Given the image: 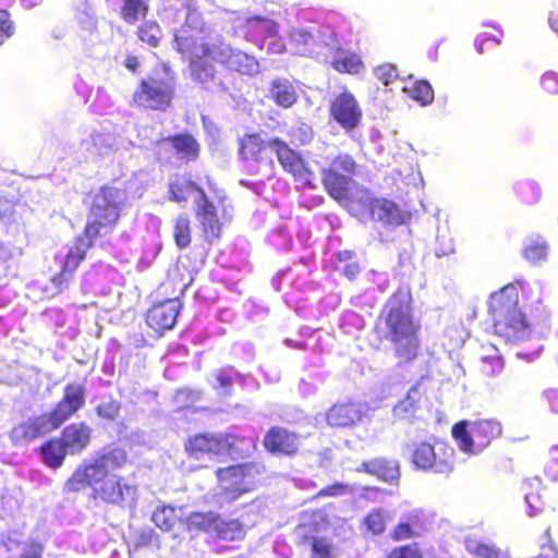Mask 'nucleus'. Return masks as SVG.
I'll return each mask as SVG.
<instances>
[{
    "label": "nucleus",
    "mask_w": 558,
    "mask_h": 558,
    "mask_svg": "<svg viewBox=\"0 0 558 558\" xmlns=\"http://www.w3.org/2000/svg\"><path fill=\"white\" fill-rule=\"evenodd\" d=\"M206 23L201 11L187 5L185 21L177 32L173 48L189 64L192 78L198 83L213 81L216 76L215 63H221L227 70L252 76L258 72V61L239 49L210 43L202 34Z\"/></svg>",
    "instance_id": "f257e3e1"
},
{
    "label": "nucleus",
    "mask_w": 558,
    "mask_h": 558,
    "mask_svg": "<svg viewBox=\"0 0 558 558\" xmlns=\"http://www.w3.org/2000/svg\"><path fill=\"white\" fill-rule=\"evenodd\" d=\"M130 463L128 451L122 447L106 448L93 459L78 464L63 484L65 493L90 489V498L108 506L125 509L135 507L138 485L114 471Z\"/></svg>",
    "instance_id": "f03ea898"
},
{
    "label": "nucleus",
    "mask_w": 558,
    "mask_h": 558,
    "mask_svg": "<svg viewBox=\"0 0 558 558\" xmlns=\"http://www.w3.org/2000/svg\"><path fill=\"white\" fill-rule=\"evenodd\" d=\"M421 325L415 319L411 298L396 291L383 305L374 324V332L379 341L391 344L399 364L413 362L420 353Z\"/></svg>",
    "instance_id": "7ed1b4c3"
},
{
    "label": "nucleus",
    "mask_w": 558,
    "mask_h": 558,
    "mask_svg": "<svg viewBox=\"0 0 558 558\" xmlns=\"http://www.w3.org/2000/svg\"><path fill=\"white\" fill-rule=\"evenodd\" d=\"M487 313L494 332L506 341L520 342L530 339L534 323L519 308L515 283H507L488 296Z\"/></svg>",
    "instance_id": "20e7f679"
},
{
    "label": "nucleus",
    "mask_w": 558,
    "mask_h": 558,
    "mask_svg": "<svg viewBox=\"0 0 558 558\" xmlns=\"http://www.w3.org/2000/svg\"><path fill=\"white\" fill-rule=\"evenodd\" d=\"M121 213V191L116 186L101 185L96 193L90 194L88 218L81 235L95 243L99 236L112 233Z\"/></svg>",
    "instance_id": "39448f33"
},
{
    "label": "nucleus",
    "mask_w": 558,
    "mask_h": 558,
    "mask_svg": "<svg viewBox=\"0 0 558 558\" xmlns=\"http://www.w3.org/2000/svg\"><path fill=\"white\" fill-rule=\"evenodd\" d=\"M174 97L173 77L155 72L140 80L132 94V105L144 110L166 111L172 106Z\"/></svg>",
    "instance_id": "423d86ee"
},
{
    "label": "nucleus",
    "mask_w": 558,
    "mask_h": 558,
    "mask_svg": "<svg viewBox=\"0 0 558 558\" xmlns=\"http://www.w3.org/2000/svg\"><path fill=\"white\" fill-rule=\"evenodd\" d=\"M264 471L262 463L244 462L219 468L215 474L221 494L228 502H232L255 489L260 484Z\"/></svg>",
    "instance_id": "0eeeda50"
},
{
    "label": "nucleus",
    "mask_w": 558,
    "mask_h": 558,
    "mask_svg": "<svg viewBox=\"0 0 558 558\" xmlns=\"http://www.w3.org/2000/svg\"><path fill=\"white\" fill-rule=\"evenodd\" d=\"M502 426L495 418H481L472 423L460 421L451 428V435L459 449L469 454H478L499 438Z\"/></svg>",
    "instance_id": "6e6552de"
},
{
    "label": "nucleus",
    "mask_w": 558,
    "mask_h": 558,
    "mask_svg": "<svg viewBox=\"0 0 558 558\" xmlns=\"http://www.w3.org/2000/svg\"><path fill=\"white\" fill-rule=\"evenodd\" d=\"M454 449L447 444L435 448L428 441L414 444L410 460L415 470L432 471L445 477L450 476L454 471Z\"/></svg>",
    "instance_id": "1a4fd4ad"
},
{
    "label": "nucleus",
    "mask_w": 558,
    "mask_h": 558,
    "mask_svg": "<svg viewBox=\"0 0 558 558\" xmlns=\"http://www.w3.org/2000/svg\"><path fill=\"white\" fill-rule=\"evenodd\" d=\"M356 170L357 163L352 155H336L322 170V183L327 194L338 202L345 199Z\"/></svg>",
    "instance_id": "9d476101"
},
{
    "label": "nucleus",
    "mask_w": 558,
    "mask_h": 558,
    "mask_svg": "<svg viewBox=\"0 0 558 558\" xmlns=\"http://www.w3.org/2000/svg\"><path fill=\"white\" fill-rule=\"evenodd\" d=\"M271 148L282 170L289 173L301 187H313L315 172L302 154L280 137L271 138Z\"/></svg>",
    "instance_id": "9b49d317"
},
{
    "label": "nucleus",
    "mask_w": 558,
    "mask_h": 558,
    "mask_svg": "<svg viewBox=\"0 0 558 558\" xmlns=\"http://www.w3.org/2000/svg\"><path fill=\"white\" fill-rule=\"evenodd\" d=\"M291 43L303 56L319 57L333 51L338 37L332 31L318 28L315 33L300 27L290 32Z\"/></svg>",
    "instance_id": "f8f14e48"
},
{
    "label": "nucleus",
    "mask_w": 558,
    "mask_h": 558,
    "mask_svg": "<svg viewBox=\"0 0 558 558\" xmlns=\"http://www.w3.org/2000/svg\"><path fill=\"white\" fill-rule=\"evenodd\" d=\"M86 403L84 385L68 384L61 399L45 415L53 430L59 429L66 421L74 417Z\"/></svg>",
    "instance_id": "ddd939ff"
},
{
    "label": "nucleus",
    "mask_w": 558,
    "mask_h": 558,
    "mask_svg": "<svg viewBox=\"0 0 558 558\" xmlns=\"http://www.w3.org/2000/svg\"><path fill=\"white\" fill-rule=\"evenodd\" d=\"M328 113L329 118L347 132L355 130L363 119V111L356 97L347 87L330 99Z\"/></svg>",
    "instance_id": "4468645a"
},
{
    "label": "nucleus",
    "mask_w": 558,
    "mask_h": 558,
    "mask_svg": "<svg viewBox=\"0 0 558 558\" xmlns=\"http://www.w3.org/2000/svg\"><path fill=\"white\" fill-rule=\"evenodd\" d=\"M167 144L170 145L177 158L184 162L195 161L199 157V143L193 135L185 132L159 138L154 143L156 160L159 162L171 159V150Z\"/></svg>",
    "instance_id": "2eb2a0df"
},
{
    "label": "nucleus",
    "mask_w": 558,
    "mask_h": 558,
    "mask_svg": "<svg viewBox=\"0 0 558 558\" xmlns=\"http://www.w3.org/2000/svg\"><path fill=\"white\" fill-rule=\"evenodd\" d=\"M94 244L95 243L81 234L74 239L73 245L63 258L61 269L54 274L50 280L58 292H62L69 288L76 269L80 267L82 262L85 260L87 252L94 246Z\"/></svg>",
    "instance_id": "dca6fc26"
},
{
    "label": "nucleus",
    "mask_w": 558,
    "mask_h": 558,
    "mask_svg": "<svg viewBox=\"0 0 558 558\" xmlns=\"http://www.w3.org/2000/svg\"><path fill=\"white\" fill-rule=\"evenodd\" d=\"M263 446L274 456L293 457L300 449V436L282 426H271L264 435Z\"/></svg>",
    "instance_id": "f3484780"
},
{
    "label": "nucleus",
    "mask_w": 558,
    "mask_h": 558,
    "mask_svg": "<svg viewBox=\"0 0 558 558\" xmlns=\"http://www.w3.org/2000/svg\"><path fill=\"white\" fill-rule=\"evenodd\" d=\"M180 310L181 304L177 299L156 303L146 312L145 322L158 336H162L174 327Z\"/></svg>",
    "instance_id": "a211bd4d"
},
{
    "label": "nucleus",
    "mask_w": 558,
    "mask_h": 558,
    "mask_svg": "<svg viewBox=\"0 0 558 558\" xmlns=\"http://www.w3.org/2000/svg\"><path fill=\"white\" fill-rule=\"evenodd\" d=\"M219 433L201 432L186 437L183 444L185 454L193 460L220 458Z\"/></svg>",
    "instance_id": "6ab92c4d"
},
{
    "label": "nucleus",
    "mask_w": 558,
    "mask_h": 558,
    "mask_svg": "<svg viewBox=\"0 0 558 558\" xmlns=\"http://www.w3.org/2000/svg\"><path fill=\"white\" fill-rule=\"evenodd\" d=\"M368 209L371 219L380 221L385 225L400 226L405 222L407 215L393 201L385 197H371L365 193V197L360 199Z\"/></svg>",
    "instance_id": "aec40b11"
},
{
    "label": "nucleus",
    "mask_w": 558,
    "mask_h": 558,
    "mask_svg": "<svg viewBox=\"0 0 558 558\" xmlns=\"http://www.w3.org/2000/svg\"><path fill=\"white\" fill-rule=\"evenodd\" d=\"M54 432L45 413L29 417L12 427L9 438L14 446L34 441Z\"/></svg>",
    "instance_id": "412c9836"
},
{
    "label": "nucleus",
    "mask_w": 558,
    "mask_h": 558,
    "mask_svg": "<svg viewBox=\"0 0 558 558\" xmlns=\"http://www.w3.org/2000/svg\"><path fill=\"white\" fill-rule=\"evenodd\" d=\"M195 217L207 241L220 238L222 223L219 220L215 204L208 198L207 194L196 201Z\"/></svg>",
    "instance_id": "4be33fe9"
},
{
    "label": "nucleus",
    "mask_w": 558,
    "mask_h": 558,
    "mask_svg": "<svg viewBox=\"0 0 558 558\" xmlns=\"http://www.w3.org/2000/svg\"><path fill=\"white\" fill-rule=\"evenodd\" d=\"M93 428L84 421L73 422L60 433V438L71 456L81 454L92 444Z\"/></svg>",
    "instance_id": "5701e85b"
},
{
    "label": "nucleus",
    "mask_w": 558,
    "mask_h": 558,
    "mask_svg": "<svg viewBox=\"0 0 558 558\" xmlns=\"http://www.w3.org/2000/svg\"><path fill=\"white\" fill-rule=\"evenodd\" d=\"M271 148V140L266 141L260 133H246L238 141V154L246 163H260L266 158V151Z\"/></svg>",
    "instance_id": "b1692460"
},
{
    "label": "nucleus",
    "mask_w": 558,
    "mask_h": 558,
    "mask_svg": "<svg viewBox=\"0 0 558 558\" xmlns=\"http://www.w3.org/2000/svg\"><path fill=\"white\" fill-rule=\"evenodd\" d=\"M220 457H229L233 460L246 459L256 449L255 440L252 437L241 436L232 433H219Z\"/></svg>",
    "instance_id": "393cba45"
},
{
    "label": "nucleus",
    "mask_w": 558,
    "mask_h": 558,
    "mask_svg": "<svg viewBox=\"0 0 558 558\" xmlns=\"http://www.w3.org/2000/svg\"><path fill=\"white\" fill-rule=\"evenodd\" d=\"M360 403L353 401L337 402L326 413V421L331 427H350L362 420Z\"/></svg>",
    "instance_id": "a878e982"
},
{
    "label": "nucleus",
    "mask_w": 558,
    "mask_h": 558,
    "mask_svg": "<svg viewBox=\"0 0 558 558\" xmlns=\"http://www.w3.org/2000/svg\"><path fill=\"white\" fill-rule=\"evenodd\" d=\"M359 472H365L379 480L397 483L400 478V469L397 461L387 458H373L363 461L357 468Z\"/></svg>",
    "instance_id": "bb28decb"
},
{
    "label": "nucleus",
    "mask_w": 558,
    "mask_h": 558,
    "mask_svg": "<svg viewBox=\"0 0 558 558\" xmlns=\"http://www.w3.org/2000/svg\"><path fill=\"white\" fill-rule=\"evenodd\" d=\"M193 193L196 194L195 203L206 194L202 186L183 175L175 174L168 184V198L174 203H186Z\"/></svg>",
    "instance_id": "cd10ccee"
},
{
    "label": "nucleus",
    "mask_w": 558,
    "mask_h": 558,
    "mask_svg": "<svg viewBox=\"0 0 558 558\" xmlns=\"http://www.w3.org/2000/svg\"><path fill=\"white\" fill-rule=\"evenodd\" d=\"M37 450L41 462L52 470L60 469L63 465L66 456L70 454L59 436L48 438L38 447Z\"/></svg>",
    "instance_id": "c85d7f7f"
},
{
    "label": "nucleus",
    "mask_w": 558,
    "mask_h": 558,
    "mask_svg": "<svg viewBox=\"0 0 558 558\" xmlns=\"http://www.w3.org/2000/svg\"><path fill=\"white\" fill-rule=\"evenodd\" d=\"M337 56L331 61V68L341 74L357 75L365 70V64L360 54L356 52L344 50L339 43L333 47Z\"/></svg>",
    "instance_id": "c756f323"
},
{
    "label": "nucleus",
    "mask_w": 558,
    "mask_h": 558,
    "mask_svg": "<svg viewBox=\"0 0 558 558\" xmlns=\"http://www.w3.org/2000/svg\"><path fill=\"white\" fill-rule=\"evenodd\" d=\"M270 98L281 108H291L296 104L299 95L294 85L287 78H277L270 83Z\"/></svg>",
    "instance_id": "7c9ffc66"
},
{
    "label": "nucleus",
    "mask_w": 558,
    "mask_h": 558,
    "mask_svg": "<svg viewBox=\"0 0 558 558\" xmlns=\"http://www.w3.org/2000/svg\"><path fill=\"white\" fill-rule=\"evenodd\" d=\"M423 527V521L420 511H413L407 514L390 532V538L393 542L410 539L420 535Z\"/></svg>",
    "instance_id": "2f4dec72"
},
{
    "label": "nucleus",
    "mask_w": 558,
    "mask_h": 558,
    "mask_svg": "<svg viewBox=\"0 0 558 558\" xmlns=\"http://www.w3.org/2000/svg\"><path fill=\"white\" fill-rule=\"evenodd\" d=\"M247 532L246 525L239 519H222L219 514L215 537L226 541H242Z\"/></svg>",
    "instance_id": "473e14b6"
},
{
    "label": "nucleus",
    "mask_w": 558,
    "mask_h": 558,
    "mask_svg": "<svg viewBox=\"0 0 558 558\" xmlns=\"http://www.w3.org/2000/svg\"><path fill=\"white\" fill-rule=\"evenodd\" d=\"M218 519L219 514L214 511L193 512L187 517V527L190 531H202L215 536Z\"/></svg>",
    "instance_id": "72a5a7b5"
},
{
    "label": "nucleus",
    "mask_w": 558,
    "mask_h": 558,
    "mask_svg": "<svg viewBox=\"0 0 558 558\" xmlns=\"http://www.w3.org/2000/svg\"><path fill=\"white\" fill-rule=\"evenodd\" d=\"M149 12L147 0H123L120 7V17L128 24L145 20Z\"/></svg>",
    "instance_id": "f704fd0d"
},
{
    "label": "nucleus",
    "mask_w": 558,
    "mask_h": 558,
    "mask_svg": "<svg viewBox=\"0 0 558 558\" xmlns=\"http://www.w3.org/2000/svg\"><path fill=\"white\" fill-rule=\"evenodd\" d=\"M403 90L410 98L420 102L422 106H427L434 100V89L427 81H415L410 86L403 87Z\"/></svg>",
    "instance_id": "c9c22d12"
},
{
    "label": "nucleus",
    "mask_w": 558,
    "mask_h": 558,
    "mask_svg": "<svg viewBox=\"0 0 558 558\" xmlns=\"http://www.w3.org/2000/svg\"><path fill=\"white\" fill-rule=\"evenodd\" d=\"M303 543L307 544L312 558H333L331 542L325 536H305Z\"/></svg>",
    "instance_id": "e433bc0d"
},
{
    "label": "nucleus",
    "mask_w": 558,
    "mask_h": 558,
    "mask_svg": "<svg viewBox=\"0 0 558 558\" xmlns=\"http://www.w3.org/2000/svg\"><path fill=\"white\" fill-rule=\"evenodd\" d=\"M173 239L180 248H186L191 244V220L187 215H180L175 219Z\"/></svg>",
    "instance_id": "4c0bfd02"
},
{
    "label": "nucleus",
    "mask_w": 558,
    "mask_h": 558,
    "mask_svg": "<svg viewBox=\"0 0 558 558\" xmlns=\"http://www.w3.org/2000/svg\"><path fill=\"white\" fill-rule=\"evenodd\" d=\"M151 520L161 531L170 532L174 529L177 523L175 509L171 506L158 507L154 511Z\"/></svg>",
    "instance_id": "58836bf2"
},
{
    "label": "nucleus",
    "mask_w": 558,
    "mask_h": 558,
    "mask_svg": "<svg viewBox=\"0 0 558 558\" xmlns=\"http://www.w3.org/2000/svg\"><path fill=\"white\" fill-rule=\"evenodd\" d=\"M514 193L524 205H534L541 198V189L533 181H523L515 185Z\"/></svg>",
    "instance_id": "ea45409f"
},
{
    "label": "nucleus",
    "mask_w": 558,
    "mask_h": 558,
    "mask_svg": "<svg viewBox=\"0 0 558 558\" xmlns=\"http://www.w3.org/2000/svg\"><path fill=\"white\" fill-rule=\"evenodd\" d=\"M140 40L146 43L150 47H157L161 40L162 32L155 21L144 22L136 31Z\"/></svg>",
    "instance_id": "a19ab883"
},
{
    "label": "nucleus",
    "mask_w": 558,
    "mask_h": 558,
    "mask_svg": "<svg viewBox=\"0 0 558 558\" xmlns=\"http://www.w3.org/2000/svg\"><path fill=\"white\" fill-rule=\"evenodd\" d=\"M363 523L373 535H380L386 529L385 511L380 508L372 510L365 515Z\"/></svg>",
    "instance_id": "79ce46f5"
},
{
    "label": "nucleus",
    "mask_w": 558,
    "mask_h": 558,
    "mask_svg": "<svg viewBox=\"0 0 558 558\" xmlns=\"http://www.w3.org/2000/svg\"><path fill=\"white\" fill-rule=\"evenodd\" d=\"M548 245L545 241H531L523 248V256L531 263H539L547 258Z\"/></svg>",
    "instance_id": "37998d69"
},
{
    "label": "nucleus",
    "mask_w": 558,
    "mask_h": 558,
    "mask_svg": "<svg viewBox=\"0 0 558 558\" xmlns=\"http://www.w3.org/2000/svg\"><path fill=\"white\" fill-rule=\"evenodd\" d=\"M385 558H424V553L418 543H408L393 547Z\"/></svg>",
    "instance_id": "c03bdc74"
},
{
    "label": "nucleus",
    "mask_w": 558,
    "mask_h": 558,
    "mask_svg": "<svg viewBox=\"0 0 558 558\" xmlns=\"http://www.w3.org/2000/svg\"><path fill=\"white\" fill-rule=\"evenodd\" d=\"M504 369V360L497 353L481 359V372L490 377L501 373Z\"/></svg>",
    "instance_id": "a18cd8bd"
},
{
    "label": "nucleus",
    "mask_w": 558,
    "mask_h": 558,
    "mask_svg": "<svg viewBox=\"0 0 558 558\" xmlns=\"http://www.w3.org/2000/svg\"><path fill=\"white\" fill-rule=\"evenodd\" d=\"M15 32V24L8 10L0 9V46H2Z\"/></svg>",
    "instance_id": "49530a36"
},
{
    "label": "nucleus",
    "mask_w": 558,
    "mask_h": 558,
    "mask_svg": "<svg viewBox=\"0 0 558 558\" xmlns=\"http://www.w3.org/2000/svg\"><path fill=\"white\" fill-rule=\"evenodd\" d=\"M44 549L38 539H28L21 544L19 558H43Z\"/></svg>",
    "instance_id": "de8ad7c7"
},
{
    "label": "nucleus",
    "mask_w": 558,
    "mask_h": 558,
    "mask_svg": "<svg viewBox=\"0 0 558 558\" xmlns=\"http://www.w3.org/2000/svg\"><path fill=\"white\" fill-rule=\"evenodd\" d=\"M502 38V32L494 28L493 31H485L478 34L475 38V48L478 53L484 52V45L488 41H493L495 45L500 44Z\"/></svg>",
    "instance_id": "09e8293b"
},
{
    "label": "nucleus",
    "mask_w": 558,
    "mask_h": 558,
    "mask_svg": "<svg viewBox=\"0 0 558 558\" xmlns=\"http://www.w3.org/2000/svg\"><path fill=\"white\" fill-rule=\"evenodd\" d=\"M470 553L478 558H500L501 550L495 545L486 543H477L471 549Z\"/></svg>",
    "instance_id": "8fccbe9b"
},
{
    "label": "nucleus",
    "mask_w": 558,
    "mask_h": 558,
    "mask_svg": "<svg viewBox=\"0 0 558 558\" xmlns=\"http://www.w3.org/2000/svg\"><path fill=\"white\" fill-rule=\"evenodd\" d=\"M541 88L548 95L558 94V73L549 71L541 77Z\"/></svg>",
    "instance_id": "3c124183"
},
{
    "label": "nucleus",
    "mask_w": 558,
    "mask_h": 558,
    "mask_svg": "<svg viewBox=\"0 0 558 558\" xmlns=\"http://www.w3.org/2000/svg\"><path fill=\"white\" fill-rule=\"evenodd\" d=\"M119 409L116 401L104 402L96 407V413L101 418L113 421L119 414Z\"/></svg>",
    "instance_id": "603ef678"
},
{
    "label": "nucleus",
    "mask_w": 558,
    "mask_h": 558,
    "mask_svg": "<svg viewBox=\"0 0 558 558\" xmlns=\"http://www.w3.org/2000/svg\"><path fill=\"white\" fill-rule=\"evenodd\" d=\"M350 490V487L348 484L344 483H333L329 486H326L322 488L317 493V497H336L347 494Z\"/></svg>",
    "instance_id": "864d4df0"
},
{
    "label": "nucleus",
    "mask_w": 558,
    "mask_h": 558,
    "mask_svg": "<svg viewBox=\"0 0 558 558\" xmlns=\"http://www.w3.org/2000/svg\"><path fill=\"white\" fill-rule=\"evenodd\" d=\"M375 75L384 85H388L397 77V71L391 64H381L375 69Z\"/></svg>",
    "instance_id": "5fc2aeb1"
},
{
    "label": "nucleus",
    "mask_w": 558,
    "mask_h": 558,
    "mask_svg": "<svg viewBox=\"0 0 558 558\" xmlns=\"http://www.w3.org/2000/svg\"><path fill=\"white\" fill-rule=\"evenodd\" d=\"M546 470L553 478L558 477V445L549 449Z\"/></svg>",
    "instance_id": "6e6d98bb"
},
{
    "label": "nucleus",
    "mask_w": 558,
    "mask_h": 558,
    "mask_svg": "<svg viewBox=\"0 0 558 558\" xmlns=\"http://www.w3.org/2000/svg\"><path fill=\"white\" fill-rule=\"evenodd\" d=\"M542 401L554 413H558V390L548 389L542 395Z\"/></svg>",
    "instance_id": "4d7b16f0"
},
{
    "label": "nucleus",
    "mask_w": 558,
    "mask_h": 558,
    "mask_svg": "<svg viewBox=\"0 0 558 558\" xmlns=\"http://www.w3.org/2000/svg\"><path fill=\"white\" fill-rule=\"evenodd\" d=\"M539 547H541V549L549 548L555 554H556V551H558L556 546H555V543H554V539L551 537V534H550V527H547L542 533V535L539 537Z\"/></svg>",
    "instance_id": "13d9d810"
},
{
    "label": "nucleus",
    "mask_w": 558,
    "mask_h": 558,
    "mask_svg": "<svg viewBox=\"0 0 558 558\" xmlns=\"http://www.w3.org/2000/svg\"><path fill=\"white\" fill-rule=\"evenodd\" d=\"M215 378L219 388H230L232 386V377L226 371L219 369L215 374Z\"/></svg>",
    "instance_id": "bf43d9fd"
},
{
    "label": "nucleus",
    "mask_w": 558,
    "mask_h": 558,
    "mask_svg": "<svg viewBox=\"0 0 558 558\" xmlns=\"http://www.w3.org/2000/svg\"><path fill=\"white\" fill-rule=\"evenodd\" d=\"M360 270V265L356 262L347 263L341 269L342 274L350 280H353Z\"/></svg>",
    "instance_id": "052dcab7"
},
{
    "label": "nucleus",
    "mask_w": 558,
    "mask_h": 558,
    "mask_svg": "<svg viewBox=\"0 0 558 558\" xmlns=\"http://www.w3.org/2000/svg\"><path fill=\"white\" fill-rule=\"evenodd\" d=\"M413 392H417L416 387H412L410 389L405 399L398 403V405L395 408V411H398V410L405 411V410H409V408H413V409L416 408L415 402H412V400H411V393H413Z\"/></svg>",
    "instance_id": "680f3d73"
},
{
    "label": "nucleus",
    "mask_w": 558,
    "mask_h": 558,
    "mask_svg": "<svg viewBox=\"0 0 558 558\" xmlns=\"http://www.w3.org/2000/svg\"><path fill=\"white\" fill-rule=\"evenodd\" d=\"M532 487V483L531 482H526L523 484V489H524V498L526 500L527 504H532L536 498H538V494H534L532 492H529V488Z\"/></svg>",
    "instance_id": "e2e57ef3"
},
{
    "label": "nucleus",
    "mask_w": 558,
    "mask_h": 558,
    "mask_svg": "<svg viewBox=\"0 0 558 558\" xmlns=\"http://www.w3.org/2000/svg\"><path fill=\"white\" fill-rule=\"evenodd\" d=\"M124 65L132 72H136L140 65L138 59L135 56H128L124 61Z\"/></svg>",
    "instance_id": "0e129e2a"
},
{
    "label": "nucleus",
    "mask_w": 558,
    "mask_h": 558,
    "mask_svg": "<svg viewBox=\"0 0 558 558\" xmlns=\"http://www.w3.org/2000/svg\"><path fill=\"white\" fill-rule=\"evenodd\" d=\"M354 256V252L344 250L337 253V260L341 263H350Z\"/></svg>",
    "instance_id": "69168bd1"
},
{
    "label": "nucleus",
    "mask_w": 558,
    "mask_h": 558,
    "mask_svg": "<svg viewBox=\"0 0 558 558\" xmlns=\"http://www.w3.org/2000/svg\"><path fill=\"white\" fill-rule=\"evenodd\" d=\"M548 22L550 28L558 35V11L550 12Z\"/></svg>",
    "instance_id": "338daca9"
},
{
    "label": "nucleus",
    "mask_w": 558,
    "mask_h": 558,
    "mask_svg": "<svg viewBox=\"0 0 558 558\" xmlns=\"http://www.w3.org/2000/svg\"><path fill=\"white\" fill-rule=\"evenodd\" d=\"M364 492H365V495H368L371 493H378L380 490L378 488H375V487H365Z\"/></svg>",
    "instance_id": "774afa93"
}]
</instances>
